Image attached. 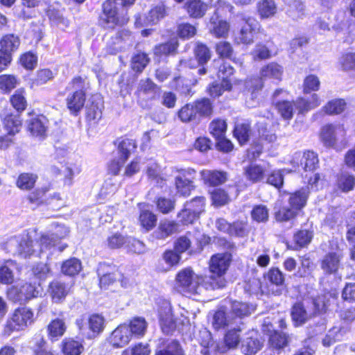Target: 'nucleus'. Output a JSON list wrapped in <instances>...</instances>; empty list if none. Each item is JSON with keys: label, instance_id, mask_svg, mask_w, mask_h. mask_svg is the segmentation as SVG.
<instances>
[{"label": "nucleus", "instance_id": "nucleus-1", "mask_svg": "<svg viewBox=\"0 0 355 355\" xmlns=\"http://www.w3.org/2000/svg\"><path fill=\"white\" fill-rule=\"evenodd\" d=\"M175 282L179 291L189 297L200 295L205 291L211 290L206 285V277L196 275L189 268L181 270L176 275Z\"/></svg>", "mask_w": 355, "mask_h": 355}, {"label": "nucleus", "instance_id": "nucleus-2", "mask_svg": "<svg viewBox=\"0 0 355 355\" xmlns=\"http://www.w3.org/2000/svg\"><path fill=\"white\" fill-rule=\"evenodd\" d=\"M230 253L217 254L211 257L209 263L211 275L205 277L207 282V286L211 290L224 288L226 285V280L224 275L227 271L231 261Z\"/></svg>", "mask_w": 355, "mask_h": 355}, {"label": "nucleus", "instance_id": "nucleus-3", "mask_svg": "<svg viewBox=\"0 0 355 355\" xmlns=\"http://www.w3.org/2000/svg\"><path fill=\"white\" fill-rule=\"evenodd\" d=\"M236 21L241 26L235 35L237 44H251L254 42V33L259 24L257 19L246 13H239L236 16Z\"/></svg>", "mask_w": 355, "mask_h": 355}, {"label": "nucleus", "instance_id": "nucleus-4", "mask_svg": "<svg viewBox=\"0 0 355 355\" xmlns=\"http://www.w3.org/2000/svg\"><path fill=\"white\" fill-rule=\"evenodd\" d=\"M76 324L80 334L87 338H93L101 334L105 328V319L99 314H93L89 318H78Z\"/></svg>", "mask_w": 355, "mask_h": 355}, {"label": "nucleus", "instance_id": "nucleus-5", "mask_svg": "<svg viewBox=\"0 0 355 355\" xmlns=\"http://www.w3.org/2000/svg\"><path fill=\"white\" fill-rule=\"evenodd\" d=\"M83 81L80 77L72 80L67 88L75 89L69 94L66 99L67 108L73 114H78L83 109L85 103V92L83 89Z\"/></svg>", "mask_w": 355, "mask_h": 355}, {"label": "nucleus", "instance_id": "nucleus-6", "mask_svg": "<svg viewBox=\"0 0 355 355\" xmlns=\"http://www.w3.org/2000/svg\"><path fill=\"white\" fill-rule=\"evenodd\" d=\"M33 321V311L26 307H21L16 309L10 319L8 320L4 334L9 336L14 331L24 329Z\"/></svg>", "mask_w": 355, "mask_h": 355}, {"label": "nucleus", "instance_id": "nucleus-7", "mask_svg": "<svg viewBox=\"0 0 355 355\" xmlns=\"http://www.w3.org/2000/svg\"><path fill=\"white\" fill-rule=\"evenodd\" d=\"M157 305L159 306L158 312L162 330L164 334H170L176 327L171 311V303L166 300L160 299L157 302Z\"/></svg>", "mask_w": 355, "mask_h": 355}, {"label": "nucleus", "instance_id": "nucleus-8", "mask_svg": "<svg viewBox=\"0 0 355 355\" xmlns=\"http://www.w3.org/2000/svg\"><path fill=\"white\" fill-rule=\"evenodd\" d=\"M132 43L131 33L128 30L123 29L110 38L107 44V51L110 54H116L131 46Z\"/></svg>", "mask_w": 355, "mask_h": 355}, {"label": "nucleus", "instance_id": "nucleus-9", "mask_svg": "<svg viewBox=\"0 0 355 355\" xmlns=\"http://www.w3.org/2000/svg\"><path fill=\"white\" fill-rule=\"evenodd\" d=\"M116 0H107L103 4V13L100 16L99 24L104 28H112L119 22L116 16Z\"/></svg>", "mask_w": 355, "mask_h": 355}, {"label": "nucleus", "instance_id": "nucleus-10", "mask_svg": "<svg viewBox=\"0 0 355 355\" xmlns=\"http://www.w3.org/2000/svg\"><path fill=\"white\" fill-rule=\"evenodd\" d=\"M266 278L270 282L269 291L272 295L279 296L286 291L284 275L279 268H270L267 272Z\"/></svg>", "mask_w": 355, "mask_h": 355}, {"label": "nucleus", "instance_id": "nucleus-11", "mask_svg": "<svg viewBox=\"0 0 355 355\" xmlns=\"http://www.w3.org/2000/svg\"><path fill=\"white\" fill-rule=\"evenodd\" d=\"M132 339V334L126 324L119 325L110 334L108 342L114 348H122Z\"/></svg>", "mask_w": 355, "mask_h": 355}, {"label": "nucleus", "instance_id": "nucleus-12", "mask_svg": "<svg viewBox=\"0 0 355 355\" xmlns=\"http://www.w3.org/2000/svg\"><path fill=\"white\" fill-rule=\"evenodd\" d=\"M292 162L294 166H302L305 171H313L318 166V158L313 151L296 153Z\"/></svg>", "mask_w": 355, "mask_h": 355}, {"label": "nucleus", "instance_id": "nucleus-13", "mask_svg": "<svg viewBox=\"0 0 355 355\" xmlns=\"http://www.w3.org/2000/svg\"><path fill=\"white\" fill-rule=\"evenodd\" d=\"M155 355H184V351L176 340L160 338Z\"/></svg>", "mask_w": 355, "mask_h": 355}, {"label": "nucleus", "instance_id": "nucleus-14", "mask_svg": "<svg viewBox=\"0 0 355 355\" xmlns=\"http://www.w3.org/2000/svg\"><path fill=\"white\" fill-rule=\"evenodd\" d=\"M159 87L150 78L141 79L138 84L137 93L140 98L153 100L159 96Z\"/></svg>", "mask_w": 355, "mask_h": 355}, {"label": "nucleus", "instance_id": "nucleus-15", "mask_svg": "<svg viewBox=\"0 0 355 355\" xmlns=\"http://www.w3.org/2000/svg\"><path fill=\"white\" fill-rule=\"evenodd\" d=\"M97 272L100 278V286L101 288L106 287L112 284L120 276L114 266L106 263H101Z\"/></svg>", "mask_w": 355, "mask_h": 355}, {"label": "nucleus", "instance_id": "nucleus-16", "mask_svg": "<svg viewBox=\"0 0 355 355\" xmlns=\"http://www.w3.org/2000/svg\"><path fill=\"white\" fill-rule=\"evenodd\" d=\"M283 67L276 62H270L263 67L260 71L261 80H271L272 82H279L283 74Z\"/></svg>", "mask_w": 355, "mask_h": 355}, {"label": "nucleus", "instance_id": "nucleus-17", "mask_svg": "<svg viewBox=\"0 0 355 355\" xmlns=\"http://www.w3.org/2000/svg\"><path fill=\"white\" fill-rule=\"evenodd\" d=\"M178 227V224L174 221L168 220H161L157 228L151 234V236L154 239L165 240L177 231Z\"/></svg>", "mask_w": 355, "mask_h": 355}, {"label": "nucleus", "instance_id": "nucleus-18", "mask_svg": "<svg viewBox=\"0 0 355 355\" xmlns=\"http://www.w3.org/2000/svg\"><path fill=\"white\" fill-rule=\"evenodd\" d=\"M310 193V187H302L300 190L291 194L288 203L298 213L306 204Z\"/></svg>", "mask_w": 355, "mask_h": 355}, {"label": "nucleus", "instance_id": "nucleus-19", "mask_svg": "<svg viewBox=\"0 0 355 355\" xmlns=\"http://www.w3.org/2000/svg\"><path fill=\"white\" fill-rule=\"evenodd\" d=\"M0 116L2 118L4 127L8 131V135H15L19 131L21 121L19 114H14L11 112L3 111L1 113Z\"/></svg>", "mask_w": 355, "mask_h": 355}, {"label": "nucleus", "instance_id": "nucleus-20", "mask_svg": "<svg viewBox=\"0 0 355 355\" xmlns=\"http://www.w3.org/2000/svg\"><path fill=\"white\" fill-rule=\"evenodd\" d=\"M338 131L344 132L343 127L339 125L329 124L322 128L320 137L326 146L332 147L334 146L336 141V135Z\"/></svg>", "mask_w": 355, "mask_h": 355}, {"label": "nucleus", "instance_id": "nucleus-21", "mask_svg": "<svg viewBox=\"0 0 355 355\" xmlns=\"http://www.w3.org/2000/svg\"><path fill=\"white\" fill-rule=\"evenodd\" d=\"M265 168L259 164H250L243 168V175L251 183L262 181L265 175Z\"/></svg>", "mask_w": 355, "mask_h": 355}, {"label": "nucleus", "instance_id": "nucleus-22", "mask_svg": "<svg viewBox=\"0 0 355 355\" xmlns=\"http://www.w3.org/2000/svg\"><path fill=\"white\" fill-rule=\"evenodd\" d=\"M200 175L205 184L210 186H218L227 180V173L223 171L203 170Z\"/></svg>", "mask_w": 355, "mask_h": 355}, {"label": "nucleus", "instance_id": "nucleus-23", "mask_svg": "<svg viewBox=\"0 0 355 355\" xmlns=\"http://www.w3.org/2000/svg\"><path fill=\"white\" fill-rule=\"evenodd\" d=\"M210 33L216 37H225L229 31V24L225 21L219 20L217 15H213L209 20Z\"/></svg>", "mask_w": 355, "mask_h": 355}, {"label": "nucleus", "instance_id": "nucleus-24", "mask_svg": "<svg viewBox=\"0 0 355 355\" xmlns=\"http://www.w3.org/2000/svg\"><path fill=\"white\" fill-rule=\"evenodd\" d=\"M49 293L54 302L60 303L65 299L68 289L64 283L54 280L49 286Z\"/></svg>", "mask_w": 355, "mask_h": 355}, {"label": "nucleus", "instance_id": "nucleus-25", "mask_svg": "<svg viewBox=\"0 0 355 355\" xmlns=\"http://www.w3.org/2000/svg\"><path fill=\"white\" fill-rule=\"evenodd\" d=\"M253 311L254 308L252 306L247 303L235 301L232 303L229 311L234 322L235 319L237 318L241 319L244 317L249 316Z\"/></svg>", "mask_w": 355, "mask_h": 355}, {"label": "nucleus", "instance_id": "nucleus-26", "mask_svg": "<svg viewBox=\"0 0 355 355\" xmlns=\"http://www.w3.org/2000/svg\"><path fill=\"white\" fill-rule=\"evenodd\" d=\"M286 14L293 21L302 19L306 15L305 5L300 0H293L288 3Z\"/></svg>", "mask_w": 355, "mask_h": 355}, {"label": "nucleus", "instance_id": "nucleus-27", "mask_svg": "<svg viewBox=\"0 0 355 355\" xmlns=\"http://www.w3.org/2000/svg\"><path fill=\"white\" fill-rule=\"evenodd\" d=\"M244 328V324L241 322L240 324L236 328L229 329L225 335L224 342L227 349L236 348L241 340L240 332Z\"/></svg>", "mask_w": 355, "mask_h": 355}, {"label": "nucleus", "instance_id": "nucleus-28", "mask_svg": "<svg viewBox=\"0 0 355 355\" xmlns=\"http://www.w3.org/2000/svg\"><path fill=\"white\" fill-rule=\"evenodd\" d=\"M340 265V256L336 252L327 254L322 260L321 268L326 273H334L337 271Z\"/></svg>", "mask_w": 355, "mask_h": 355}, {"label": "nucleus", "instance_id": "nucleus-29", "mask_svg": "<svg viewBox=\"0 0 355 355\" xmlns=\"http://www.w3.org/2000/svg\"><path fill=\"white\" fill-rule=\"evenodd\" d=\"M11 242L18 244L17 253L24 258H27L36 252V250L33 248V241L30 239L28 235L21 238L19 241L15 239Z\"/></svg>", "mask_w": 355, "mask_h": 355}, {"label": "nucleus", "instance_id": "nucleus-30", "mask_svg": "<svg viewBox=\"0 0 355 355\" xmlns=\"http://www.w3.org/2000/svg\"><path fill=\"white\" fill-rule=\"evenodd\" d=\"M127 326L129 327L130 332L132 334V337L133 336L142 337L146 332L148 322L143 317H135Z\"/></svg>", "mask_w": 355, "mask_h": 355}, {"label": "nucleus", "instance_id": "nucleus-31", "mask_svg": "<svg viewBox=\"0 0 355 355\" xmlns=\"http://www.w3.org/2000/svg\"><path fill=\"white\" fill-rule=\"evenodd\" d=\"M313 236L312 231L302 230L297 232L293 236L294 246L291 248L297 250L306 247L311 243Z\"/></svg>", "mask_w": 355, "mask_h": 355}, {"label": "nucleus", "instance_id": "nucleus-32", "mask_svg": "<svg viewBox=\"0 0 355 355\" xmlns=\"http://www.w3.org/2000/svg\"><path fill=\"white\" fill-rule=\"evenodd\" d=\"M277 10L274 0H260L257 3V11L261 18H269L274 16Z\"/></svg>", "mask_w": 355, "mask_h": 355}, {"label": "nucleus", "instance_id": "nucleus-33", "mask_svg": "<svg viewBox=\"0 0 355 355\" xmlns=\"http://www.w3.org/2000/svg\"><path fill=\"white\" fill-rule=\"evenodd\" d=\"M291 317L295 326L304 324L309 318L303 304L300 302L295 303L292 307Z\"/></svg>", "mask_w": 355, "mask_h": 355}, {"label": "nucleus", "instance_id": "nucleus-34", "mask_svg": "<svg viewBox=\"0 0 355 355\" xmlns=\"http://www.w3.org/2000/svg\"><path fill=\"white\" fill-rule=\"evenodd\" d=\"M188 13L191 17H202L207 10V6L200 0H193L186 4Z\"/></svg>", "mask_w": 355, "mask_h": 355}, {"label": "nucleus", "instance_id": "nucleus-35", "mask_svg": "<svg viewBox=\"0 0 355 355\" xmlns=\"http://www.w3.org/2000/svg\"><path fill=\"white\" fill-rule=\"evenodd\" d=\"M178 117L184 123L200 121L193 103H188L183 106L178 112Z\"/></svg>", "mask_w": 355, "mask_h": 355}, {"label": "nucleus", "instance_id": "nucleus-36", "mask_svg": "<svg viewBox=\"0 0 355 355\" xmlns=\"http://www.w3.org/2000/svg\"><path fill=\"white\" fill-rule=\"evenodd\" d=\"M234 323L230 311L226 313L223 309L218 310L213 318V326L216 329L225 328Z\"/></svg>", "mask_w": 355, "mask_h": 355}, {"label": "nucleus", "instance_id": "nucleus-37", "mask_svg": "<svg viewBox=\"0 0 355 355\" xmlns=\"http://www.w3.org/2000/svg\"><path fill=\"white\" fill-rule=\"evenodd\" d=\"M20 45V40L18 36L8 34L2 37L0 41L1 49L10 53L18 49Z\"/></svg>", "mask_w": 355, "mask_h": 355}, {"label": "nucleus", "instance_id": "nucleus-38", "mask_svg": "<svg viewBox=\"0 0 355 355\" xmlns=\"http://www.w3.org/2000/svg\"><path fill=\"white\" fill-rule=\"evenodd\" d=\"M262 347V343L251 336L248 337L242 343L241 349L245 355H254Z\"/></svg>", "mask_w": 355, "mask_h": 355}, {"label": "nucleus", "instance_id": "nucleus-39", "mask_svg": "<svg viewBox=\"0 0 355 355\" xmlns=\"http://www.w3.org/2000/svg\"><path fill=\"white\" fill-rule=\"evenodd\" d=\"M234 73V68L227 62L220 64L218 71V77L224 82V87L227 89H232L230 76Z\"/></svg>", "mask_w": 355, "mask_h": 355}, {"label": "nucleus", "instance_id": "nucleus-40", "mask_svg": "<svg viewBox=\"0 0 355 355\" xmlns=\"http://www.w3.org/2000/svg\"><path fill=\"white\" fill-rule=\"evenodd\" d=\"M137 144L135 140L123 139L119 145V153L123 163L128 159L130 155L136 149Z\"/></svg>", "mask_w": 355, "mask_h": 355}, {"label": "nucleus", "instance_id": "nucleus-41", "mask_svg": "<svg viewBox=\"0 0 355 355\" xmlns=\"http://www.w3.org/2000/svg\"><path fill=\"white\" fill-rule=\"evenodd\" d=\"M175 183L178 192L184 196L189 195L193 187V181L184 175H176Z\"/></svg>", "mask_w": 355, "mask_h": 355}, {"label": "nucleus", "instance_id": "nucleus-42", "mask_svg": "<svg viewBox=\"0 0 355 355\" xmlns=\"http://www.w3.org/2000/svg\"><path fill=\"white\" fill-rule=\"evenodd\" d=\"M157 220L156 215L148 210H142L139 214L140 225L147 232L155 227Z\"/></svg>", "mask_w": 355, "mask_h": 355}, {"label": "nucleus", "instance_id": "nucleus-43", "mask_svg": "<svg viewBox=\"0 0 355 355\" xmlns=\"http://www.w3.org/2000/svg\"><path fill=\"white\" fill-rule=\"evenodd\" d=\"M250 133L251 128L249 123H241L235 125L234 135L240 144L243 145L248 141Z\"/></svg>", "mask_w": 355, "mask_h": 355}, {"label": "nucleus", "instance_id": "nucleus-44", "mask_svg": "<svg viewBox=\"0 0 355 355\" xmlns=\"http://www.w3.org/2000/svg\"><path fill=\"white\" fill-rule=\"evenodd\" d=\"M83 346L73 339H65L62 341V351L64 355H80Z\"/></svg>", "mask_w": 355, "mask_h": 355}, {"label": "nucleus", "instance_id": "nucleus-45", "mask_svg": "<svg viewBox=\"0 0 355 355\" xmlns=\"http://www.w3.org/2000/svg\"><path fill=\"white\" fill-rule=\"evenodd\" d=\"M37 180V175L33 173H25L21 174L17 180V187L21 190L32 189Z\"/></svg>", "mask_w": 355, "mask_h": 355}, {"label": "nucleus", "instance_id": "nucleus-46", "mask_svg": "<svg viewBox=\"0 0 355 355\" xmlns=\"http://www.w3.org/2000/svg\"><path fill=\"white\" fill-rule=\"evenodd\" d=\"M290 341V337L283 332L275 331L270 337V346L276 349L286 347Z\"/></svg>", "mask_w": 355, "mask_h": 355}, {"label": "nucleus", "instance_id": "nucleus-47", "mask_svg": "<svg viewBox=\"0 0 355 355\" xmlns=\"http://www.w3.org/2000/svg\"><path fill=\"white\" fill-rule=\"evenodd\" d=\"M102 107L103 105L100 99L92 101V103L86 108L87 119L89 121L99 120L102 116Z\"/></svg>", "mask_w": 355, "mask_h": 355}, {"label": "nucleus", "instance_id": "nucleus-48", "mask_svg": "<svg viewBox=\"0 0 355 355\" xmlns=\"http://www.w3.org/2000/svg\"><path fill=\"white\" fill-rule=\"evenodd\" d=\"M82 266L80 260L72 258L65 261L62 265V272L69 276H74L81 270Z\"/></svg>", "mask_w": 355, "mask_h": 355}, {"label": "nucleus", "instance_id": "nucleus-49", "mask_svg": "<svg viewBox=\"0 0 355 355\" xmlns=\"http://www.w3.org/2000/svg\"><path fill=\"white\" fill-rule=\"evenodd\" d=\"M297 214V211L289 205V207H281L277 211L275 207L274 217L277 222H286L295 218Z\"/></svg>", "mask_w": 355, "mask_h": 355}, {"label": "nucleus", "instance_id": "nucleus-50", "mask_svg": "<svg viewBox=\"0 0 355 355\" xmlns=\"http://www.w3.org/2000/svg\"><path fill=\"white\" fill-rule=\"evenodd\" d=\"M166 15V8L163 4L158 5L151 9L146 17L145 24L146 26L155 24Z\"/></svg>", "mask_w": 355, "mask_h": 355}, {"label": "nucleus", "instance_id": "nucleus-51", "mask_svg": "<svg viewBox=\"0 0 355 355\" xmlns=\"http://www.w3.org/2000/svg\"><path fill=\"white\" fill-rule=\"evenodd\" d=\"M199 119L200 116H209L212 113V105L208 98H202L193 103Z\"/></svg>", "mask_w": 355, "mask_h": 355}, {"label": "nucleus", "instance_id": "nucleus-52", "mask_svg": "<svg viewBox=\"0 0 355 355\" xmlns=\"http://www.w3.org/2000/svg\"><path fill=\"white\" fill-rule=\"evenodd\" d=\"M346 103L343 99H335L328 102L323 107L322 111L327 114H338L345 108Z\"/></svg>", "mask_w": 355, "mask_h": 355}, {"label": "nucleus", "instance_id": "nucleus-53", "mask_svg": "<svg viewBox=\"0 0 355 355\" xmlns=\"http://www.w3.org/2000/svg\"><path fill=\"white\" fill-rule=\"evenodd\" d=\"M150 61L148 55L145 53L138 52L132 58V69L137 72H141Z\"/></svg>", "mask_w": 355, "mask_h": 355}, {"label": "nucleus", "instance_id": "nucleus-54", "mask_svg": "<svg viewBox=\"0 0 355 355\" xmlns=\"http://www.w3.org/2000/svg\"><path fill=\"white\" fill-rule=\"evenodd\" d=\"M275 107L284 119L289 120L293 117L294 112L293 102L288 101H278L276 102Z\"/></svg>", "mask_w": 355, "mask_h": 355}, {"label": "nucleus", "instance_id": "nucleus-55", "mask_svg": "<svg viewBox=\"0 0 355 355\" xmlns=\"http://www.w3.org/2000/svg\"><path fill=\"white\" fill-rule=\"evenodd\" d=\"M10 103L12 107L18 112L24 111L27 106V101L24 96V92L21 89L17 90L10 97Z\"/></svg>", "mask_w": 355, "mask_h": 355}, {"label": "nucleus", "instance_id": "nucleus-56", "mask_svg": "<svg viewBox=\"0 0 355 355\" xmlns=\"http://www.w3.org/2000/svg\"><path fill=\"white\" fill-rule=\"evenodd\" d=\"M251 217L257 223H266L269 218L268 209L263 205H256L251 211Z\"/></svg>", "mask_w": 355, "mask_h": 355}, {"label": "nucleus", "instance_id": "nucleus-57", "mask_svg": "<svg viewBox=\"0 0 355 355\" xmlns=\"http://www.w3.org/2000/svg\"><path fill=\"white\" fill-rule=\"evenodd\" d=\"M40 293L38 288L31 284L26 283L21 286L19 291V300H30L37 297Z\"/></svg>", "mask_w": 355, "mask_h": 355}, {"label": "nucleus", "instance_id": "nucleus-58", "mask_svg": "<svg viewBox=\"0 0 355 355\" xmlns=\"http://www.w3.org/2000/svg\"><path fill=\"white\" fill-rule=\"evenodd\" d=\"M178 46V42L176 38L171 40L169 42L161 44L155 49V54L157 55H166L173 53Z\"/></svg>", "mask_w": 355, "mask_h": 355}, {"label": "nucleus", "instance_id": "nucleus-59", "mask_svg": "<svg viewBox=\"0 0 355 355\" xmlns=\"http://www.w3.org/2000/svg\"><path fill=\"white\" fill-rule=\"evenodd\" d=\"M227 130L226 121L223 119H217L213 120L209 125L210 133L215 138H220L225 136Z\"/></svg>", "mask_w": 355, "mask_h": 355}, {"label": "nucleus", "instance_id": "nucleus-60", "mask_svg": "<svg viewBox=\"0 0 355 355\" xmlns=\"http://www.w3.org/2000/svg\"><path fill=\"white\" fill-rule=\"evenodd\" d=\"M355 186V178L348 173H343L338 179V187L343 192H348Z\"/></svg>", "mask_w": 355, "mask_h": 355}, {"label": "nucleus", "instance_id": "nucleus-61", "mask_svg": "<svg viewBox=\"0 0 355 355\" xmlns=\"http://www.w3.org/2000/svg\"><path fill=\"white\" fill-rule=\"evenodd\" d=\"M49 335L52 337L62 336L66 331L65 322L62 319L53 320L48 326Z\"/></svg>", "mask_w": 355, "mask_h": 355}, {"label": "nucleus", "instance_id": "nucleus-62", "mask_svg": "<svg viewBox=\"0 0 355 355\" xmlns=\"http://www.w3.org/2000/svg\"><path fill=\"white\" fill-rule=\"evenodd\" d=\"M194 52L196 59L200 64H205L211 58V52L209 49L202 43H197Z\"/></svg>", "mask_w": 355, "mask_h": 355}, {"label": "nucleus", "instance_id": "nucleus-63", "mask_svg": "<svg viewBox=\"0 0 355 355\" xmlns=\"http://www.w3.org/2000/svg\"><path fill=\"white\" fill-rule=\"evenodd\" d=\"M205 205V198L204 197H196L193 198L191 201L187 202L184 205L188 210L192 211L197 216L204 211Z\"/></svg>", "mask_w": 355, "mask_h": 355}, {"label": "nucleus", "instance_id": "nucleus-64", "mask_svg": "<svg viewBox=\"0 0 355 355\" xmlns=\"http://www.w3.org/2000/svg\"><path fill=\"white\" fill-rule=\"evenodd\" d=\"M249 234V229L247 222L236 221L231 225L230 232V235L245 237Z\"/></svg>", "mask_w": 355, "mask_h": 355}]
</instances>
